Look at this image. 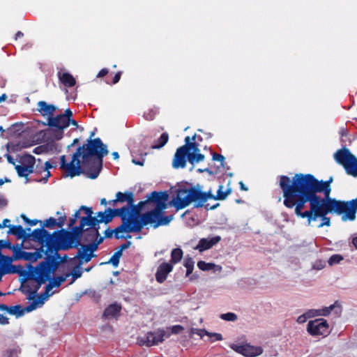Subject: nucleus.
Wrapping results in <instances>:
<instances>
[{"mask_svg": "<svg viewBox=\"0 0 357 357\" xmlns=\"http://www.w3.org/2000/svg\"><path fill=\"white\" fill-rule=\"evenodd\" d=\"M343 257L340 255H332L329 259L328 260V263L330 266H333L339 264L341 261L343 260Z\"/></svg>", "mask_w": 357, "mask_h": 357, "instance_id": "8fccbe9b", "label": "nucleus"}, {"mask_svg": "<svg viewBox=\"0 0 357 357\" xmlns=\"http://www.w3.org/2000/svg\"><path fill=\"white\" fill-rule=\"evenodd\" d=\"M220 318L227 321H235L237 320L238 317L234 312H227L225 314H221L220 315Z\"/></svg>", "mask_w": 357, "mask_h": 357, "instance_id": "09e8293b", "label": "nucleus"}, {"mask_svg": "<svg viewBox=\"0 0 357 357\" xmlns=\"http://www.w3.org/2000/svg\"><path fill=\"white\" fill-rule=\"evenodd\" d=\"M130 153H131V155H132V162L135 164V165H140V166H143L144 164V161H145V158H144V156L146 155V153H141L140 154V158H137L135 157V152L133 151V150H131L130 151Z\"/></svg>", "mask_w": 357, "mask_h": 357, "instance_id": "a18cd8bd", "label": "nucleus"}, {"mask_svg": "<svg viewBox=\"0 0 357 357\" xmlns=\"http://www.w3.org/2000/svg\"><path fill=\"white\" fill-rule=\"evenodd\" d=\"M183 257V251L181 248H174L171 252L170 262L172 265L178 263Z\"/></svg>", "mask_w": 357, "mask_h": 357, "instance_id": "72a5a7b5", "label": "nucleus"}, {"mask_svg": "<svg viewBox=\"0 0 357 357\" xmlns=\"http://www.w3.org/2000/svg\"><path fill=\"white\" fill-rule=\"evenodd\" d=\"M155 114V112L151 111L149 113H145L144 116L146 120L151 121L154 118Z\"/></svg>", "mask_w": 357, "mask_h": 357, "instance_id": "69168bd1", "label": "nucleus"}, {"mask_svg": "<svg viewBox=\"0 0 357 357\" xmlns=\"http://www.w3.org/2000/svg\"><path fill=\"white\" fill-rule=\"evenodd\" d=\"M45 125L48 126L51 130L54 132L53 138L55 140L61 139L63 136V130L70 126V121L68 119L59 114L52 118H48L47 123Z\"/></svg>", "mask_w": 357, "mask_h": 357, "instance_id": "f8f14e48", "label": "nucleus"}, {"mask_svg": "<svg viewBox=\"0 0 357 357\" xmlns=\"http://www.w3.org/2000/svg\"><path fill=\"white\" fill-rule=\"evenodd\" d=\"M21 218L23 219L24 222L29 226H34L37 225L38 222L42 223L40 220H38L36 219L30 220L24 214L21 215Z\"/></svg>", "mask_w": 357, "mask_h": 357, "instance_id": "864d4df0", "label": "nucleus"}, {"mask_svg": "<svg viewBox=\"0 0 357 357\" xmlns=\"http://www.w3.org/2000/svg\"><path fill=\"white\" fill-rule=\"evenodd\" d=\"M212 158H213V160L219 161L220 162V165L222 167H224V166H225V157L222 155L213 153L212 154Z\"/></svg>", "mask_w": 357, "mask_h": 357, "instance_id": "5fc2aeb1", "label": "nucleus"}, {"mask_svg": "<svg viewBox=\"0 0 357 357\" xmlns=\"http://www.w3.org/2000/svg\"><path fill=\"white\" fill-rule=\"evenodd\" d=\"M184 330V328L181 325H175L171 328V332L173 334H178Z\"/></svg>", "mask_w": 357, "mask_h": 357, "instance_id": "052dcab7", "label": "nucleus"}, {"mask_svg": "<svg viewBox=\"0 0 357 357\" xmlns=\"http://www.w3.org/2000/svg\"><path fill=\"white\" fill-rule=\"evenodd\" d=\"M59 264L60 261H56L54 257H46L44 261L29 269L27 280L23 285L29 299L33 298L41 285L51 278Z\"/></svg>", "mask_w": 357, "mask_h": 357, "instance_id": "39448f33", "label": "nucleus"}, {"mask_svg": "<svg viewBox=\"0 0 357 357\" xmlns=\"http://www.w3.org/2000/svg\"><path fill=\"white\" fill-rule=\"evenodd\" d=\"M357 212V197L350 201L337 199H321L307 221V225L314 226V222L321 219L318 228L331 225V219L327 217L328 213H335L342 215V220L354 221Z\"/></svg>", "mask_w": 357, "mask_h": 357, "instance_id": "7ed1b4c3", "label": "nucleus"}, {"mask_svg": "<svg viewBox=\"0 0 357 357\" xmlns=\"http://www.w3.org/2000/svg\"><path fill=\"white\" fill-rule=\"evenodd\" d=\"M172 219V215H163L162 210L155 208L142 214L140 220L135 219L134 225H131L130 229L132 232L138 233L147 225H151L153 228H157L159 226L167 225Z\"/></svg>", "mask_w": 357, "mask_h": 357, "instance_id": "6e6552de", "label": "nucleus"}, {"mask_svg": "<svg viewBox=\"0 0 357 357\" xmlns=\"http://www.w3.org/2000/svg\"><path fill=\"white\" fill-rule=\"evenodd\" d=\"M53 287H54V284L49 281V283L45 287V291L40 294L38 299L33 300L31 303L26 306V312H30L38 307L42 306L44 301L52 294L50 291Z\"/></svg>", "mask_w": 357, "mask_h": 357, "instance_id": "aec40b11", "label": "nucleus"}, {"mask_svg": "<svg viewBox=\"0 0 357 357\" xmlns=\"http://www.w3.org/2000/svg\"><path fill=\"white\" fill-rule=\"evenodd\" d=\"M188 151H186V146H180L177 149L174 157L172 161L173 167L184 168L186 165V158H188Z\"/></svg>", "mask_w": 357, "mask_h": 357, "instance_id": "412c9836", "label": "nucleus"}, {"mask_svg": "<svg viewBox=\"0 0 357 357\" xmlns=\"http://www.w3.org/2000/svg\"><path fill=\"white\" fill-rule=\"evenodd\" d=\"M190 137L187 136L185 138V144L183 146H186V151L188 153H190V151L192 150V153H199V144L196 142H190Z\"/></svg>", "mask_w": 357, "mask_h": 357, "instance_id": "473e14b6", "label": "nucleus"}, {"mask_svg": "<svg viewBox=\"0 0 357 357\" xmlns=\"http://www.w3.org/2000/svg\"><path fill=\"white\" fill-rule=\"evenodd\" d=\"M280 186L283 192L284 205L288 208H294L295 215L307 222L321 200L307 183L296 174L291 181L287 176H281Z\"/></svg>", "mask_w": 357, "mask_h": 357, "instance_id": "f03ea898", "label": "nucleus"}, {"mask_svg": "<svg viewBox=\"0 0 357 357\" xmlns=\"http://www.w3.org/2000/svg\"><path fill=\"white\" fill-rule=\"evenodd\" d=\"M70 276V273H66L65 275L57 276V277L52 278V280H50V278L49 280H50V282L52 284H54V287H59L63 282H64L66 281L67 278H68Z\"/></svg>", "mask_w": 357, "mask_h": 357, "instance_id": "79ce46f5", "label": "nucleus"}, {"mask_svg": "<svg viewBox=\"0 0 357 357\" xmlns=\"http://www.w3.org/2000/svg\"><path fill=\"white\" fill-rule=\"evenodd\" d=\"M221 241L220 236H215L208 238H202L199 241L198 244L195 248L199 252H202L206 250L211 248Z\"/></svg>", "mask_w": 357, "mask_h": 357, "instance_id": "4be33fe9", "label": "nucleus"}, {"mask_svg": "<svg viewBox=\"0 0 357 357\" xmlns=\"http://www.w3.org/2000/svg\"><path fill=\"white\" fill-rule=\"evenodd\" d=\"M231 348L246 357H256L263 353V349L259 346H253L250 344H231Z\"/></svg>", "mask_w": 357, "mask_h": 357, "instance_id": "f3484780", "label": "nucleus"}, {"mask_svg": "<svg viewBox=\"0 0 357 357\" xmlns=\"http://www.w3.org/2000/svg\"><path fill=\"white\" fill-rule=\"evenodd\" d=\"M206 331L205 329H197L195 328H192L190 329V334H197L202 337L204 335H206Z\"/></svg>", "mask_w": 357, "mask_h": 357, "instance_id": "13d9d810", "label": "nucleus"}, {"mask_svg": "<svg viewBox=\"0 0 357 357\" xmlns=\"http://www.w3.org/2000/svg\"><path fill=\"white\" fill-rule=\"evenodd\" d=\"M121 306L117 303L109 305L104 311L103 316L107 319L114 318L119 316Z\"/></svg>", "mask_w": 357, "mask_h": 357, "instance_id": "cd10ccee", "label": "nucleus"}, {"mask_svg": "<svg viewBox=\"0 0 357 357\" xmlns=\"http://www.w3.org/2000/svg\"><path fill=\"white\" fill-rule=\"evenodd\" d=\"M325 266H326V262L324 261L317 260L313 264L312 268L317 270V271H320V270L323 269L325 267Z\"/></svg>", "mask_w": 357, "mask_h": 357, "instance_id": "6e6d98bb", "label": "nucleus"}, {"mask_svg": "<svg viewBox=\"0 0 357 357\" xmlns=\"http://www.w3.org/2000/svg\"><path fill=\"white\" fill-rule=\"evenodd\" d=\"M86 219L80 220L79 226H73L70 231H58L59 242L60 250H67L70 248H77L79 245V239L84 228L89 226L85 222Z\"/></svg>", "mask_w": 357, "mask_h": 357, "instance_id": "1a4fd4ad", "label": "nucleus"}, {"mask_svg": "<svg viewBox=\"0 0 357 357\" xmlns=\"http://www.w3.org/2000/svg\"><path fill=\"white\" fill-rule=\"evenodd\" d=\"M76 257L79 258L80 259V261H82V263L83 261L87 263L91 259V258L93 257V255L88 252V251H84V248H83V250L78 251V253Z\"/></svg>", "mask_w": 357, "mask_h": 357, "instance_id": "a19ab883", "label": "nucleus"}, {"mask_svg": "<svg viewBox=\"0 0 357 357\" xmlns=\"http://www.w3.org/2000/svg\"><path fill=\"white\" fill-rule=\"evenodd\" d=\"M165 335V331L159 329L154 332L147 333L144 337H139L138 342L140 345L151 347L162 342Z\"/></svg>", "mask_w": 357, "mask_h": 357, "instance_id": "dca6fc26", "label": "nucleus"}, {"mask_svg": "<svg viewBox=\"0 0 357 357\" xmlns=\"http://www.w3.org/2000/svg\"><path fill=\"white\" fill-rule=\"evenodd\" d=\"M307 331L312 336L324 335L329 334V324L322 318L310 321L307 324Z\"/></svg>", "mask_w": 357, "mask_h": 357, "instance_id": "ddd939ff", "label": "nucleus"}, {"mask_svg": "<svg viewBox=\"0 0 357 357\" xmlns=\"http://www.w3.org/2000/svg\"><path fill=\"white\" fill-rule=\"evenodd\" d=\"M16 273V269L12 265V259L8 256L0 255V278L9 273Z\"/></svg>", "mask_w": 357, "mask_h": 357, "instance_id": "b1692460", "label": "nucleus"}, {"mask_svg": "<svg viewBox=\"0 0 357 357\" xmlns=\"http://www.w3.org/2000/svg\"><path fill=\"white\" fill-rule=\"evenodd\" d=\"M132 243L130 241H127L126 243H123L122 245H120V247L119 248V250L118 251H121V253L123 252V251L126 249H128L130 245H131Z\"/></svg>", "mask_w": 357, "mask_h": 357, "instance_id": "e2e57ef3", "label": "nucleus"}, {"mask_svg": "<svg viewBox=\"0 0 357 357\" xmlns=\"http://www.w3.org/2000/svg\"><path fill=\"white\" fill-rule=\"evenodd\" d=\"M5 157L6 158L7 161H8L10 164H11V165H14V166L15 167V165H15V160L13 159V158L10 154L6 153V154L5 155Z\"/></svg>", "mask_w": 357, "mask_h": 357, "instance_id": "338daca9", "label": "nucleus"}, {"mask_svg": "<svg viewBox=\"0 0 357 357\" xmlns=\"http://www.w3.org/2000/svg\"><path fill=\"white\" fill-rule=\"evenodd\" d=\"M82 264V262L79 261L77 266L74 268L71 273H69L73 278L72 281L70 282L71 284L73 283L77 279L82 277V273H83L82 268L81 267Z\"/></svg>", "mask_w": 357, "mask_h": 357, "instance_id": "58836bf2", "label": "nucleus"}, {"mask_svg": "<svg viewBox=\"0 0 357 357\" xmlns=\"http://www.w3.org/2000/svg\"><path fill=\"white\" fill-rule=\"evenodd\" d=\"M26 312V306L23 308L20 305L9 306L8 314L15 315L17 317L22 316Z\"/></svg>", "mask_w": 357, "mask_h": 357, "instance_id": "f704fd0d", "label": "nucleus"}, {"mask_svg": "<svg viewBox=\"0 0 357 357\" xmlns=\"http://www.w3.org/2000/svg\"><path fill=\"white\" fill-rule=\"evenodd\" d=\"M98 244L96 242H93L83 246L84 251H88L89 253L93 254L94 251L98 249Z\"/></svg>", "mask_w": 357, "mask_h": 357, "instance_id": "3c124183", "label": "nucleus"}, {"mask_svg": "<svg viewBox=\"0 0 357 357\" xmlns=\"http://www.w3.org/2000/svg\"><path fill=\"white\" fill-rule=\"evenodd\" d=\"M61 116H63L64 117H66L67 119H68V121H70V119H71L72 116H73V112L72 111L68 108V109H66L64 112L63 114H61Z\"/></svg>", "mask_w": 357, "mask_h": 357, "instance_id": "680f3d73", "label": "nucleus"}, {"mask_svg": "<svg viewBox=\"0 0 357 357\" xmlns=\"http://www.w3.org/2000/svg\"><path fill=\"white\" fill-rule=\"evenodd\" d=\"M202 189L199 184L188 188L177 189L172 199V204L177 211L188 206L192 203L194 204V208L204 206L206 210L216 208L219 206L218 203L211 206L209 204H204L208 199L215 200V195H213L212 190L203 192Z\"/></svg>", "mask_w": 357, "mask_h": 357, "instance_id": "20e7f679", "label": "nucleus"}, {"mask_svg": "<svg viewBox=\"0 0 357 357\" xmlns=\"http://www.w3.org/2000/svg\"><path fill=\"white\" fill-rule=\"evenodd\" d=\"M57 109V107L40 100L37 103V111L44 117L52 118Z\"/></svg>", "mask_w": 357, "mask_h": 357, "instance_id": "a878e982", "label": "nucleus"}, {"mask_svg": "<svg viewBox=\"0 0 357 357\" xmlns=\"http://www.w3.org/2000/svg\"><path fill=\"white\" fill-rule=\"evenodd\" d=\"M307 319L314 317H319L317 309H311L305 312Z\"/></svg>", "mask_w": 357, "mask_h": 357, "instance_id": "bf43d9fd", "label": "nucleus"}, {"mask_svg": "<svg viewBox=\"0 0 357 357\" xmlns=\"http://www.w3.org/2000/svg\"><path fill=\"white\" fill-rule=\"evenodd\" d=\"M197 266L200 270L204 271L213 270L215 267H218V270L221 269V266H216L213 263H206L204 261H198Z\"/></svg>", "mask_w": 357, "mask_h": 357, "instance_id": "4c0bfd02", "label": "nucleus"}, {"mask_svg": "<svg viewBox=\"0 0 357 357\" xmlns=\"http://www.w3.org/2000/svg\"><path fill=\"white\" fill-rule=\"evenodd\" d=\"M84 211L85 214L86 215L85 217H82L80 220L86 219L85 222L87 223L91 229H94V234L98 236H99L98 229H100V227H96L97 218L92 216V214H93L92 208L87 207L85 206H82L79 208V211Z\"/></svg>", "mask_w": 357, "mask_h": 357, "instance_id": "5701e85b", "label": "nucleus"}, {"mask_svg": "<svg viewBox=\"0 0 357 357\" xmlns=\"http://www.w3.org/2000/svg\"><path fill=\"white\" fill-rule=\"evenodd\" d=\"M206 335L208 336L210 338H213L212 342L220 341L222 340L223 339L222 335L220 333H210L206 331Z\"/></svg>", "mask_w": 357, "mask_h": 357, "instance_id": "603ef678", "label": "nucleus"}, {"mask_svg": "<svg viewBox=\"0 0 357 357\" xmlns=\"http://www.w3.org/2000/svg\"><path fill=\"white\" fill-rule=\"evenodd\" d=\"M66 219V218L65 215L59 216L58 220L54 218L51 217L45 220L42 227L43 228L44 227H46L47 228H53L55 226L61 227L64 225Z\"/></svg>", "mask_w": 357, "mask_h": 357, "instance_id": "c756f323", "label": "nucleus"}, {"mask_svg": "<svg viewBox=\"0 0 357 357\" xmlns=\"http://www.w3.org/2000/svg\"><path fill=\"white\" fill-rule=\"evenodd\" d=\"M149 203L147 199L145 201H141L137 204H135V202L132 203V206H124L122 208H126V210L123 212V214L126 216V218L128 219V222L129 225H134L135 219L137 220H140V217L142 215L141 211L143 209L144 206Z\"/></svg>", "mask_w": 357, "mask_h": 357, "instance_id": "2eb2a0df", "label": "nucleus"}, {"mask_svg": "<svg viewBox=\"0 0 357 357\" xmlns=\"http://www.w3.org/2000/svg\"><path fill=\"white\" fill-rule=\"evenodd\" d=\"M224 186L220 185L215 195V200H224L231 192V188H227L226 191H223Z\"/></svg>", "mask_w": 357, "mask_h": 357, "instance_id": "e433bc0d", "label": "nucleus"}, {"mask_svg": "<svg viewBox=\"0 0 357 357\" xmlns=\"http://www.w3.org/2000/svg\"><path fill=\"white\" fill-rule=\"evenodd\" d=\"M169 135L167 132L162 133L156 142L152 145V149H159L163 147L168 142Z\"/></svg>", "mask_w": 357, "mask_h": 357, "instance_id": "c9c22d12", "label": "nucleus"}, {"mask_svg": "<svg viewBox=\"0 0 357 357\" xmlns=\"http://www.w3.org/2000/svg\"><path fill=\"white\" fill-rule=\"evenodd\" d=\"M300 174L317 195L321 192L324 194V197H321V199H335L334 198L330 197L331 192V183L333 182V177H330L328 181H324L323 180L319 181L317 179L310 174Z\"/></svg>", "mask_w": 357, "mask_h": 357, "instance_id": "9b49d317", "label": "nucleus"}, {"mask_svg": "<svg viewBox=\"0 0 357 357\" xmlns=\"http://www.w3.org/2000/svg\"><path fill=\"white\" fill-rule=\"evenodd\" d=\"M121 256L122 253H121V251H116L111 257L107 264H112L114 267L116 268L119 266V260Z\"/></svg>", "mask_w": 357, "mask_h": 357, "instance_id": "49530a36", "label": "nucleus"}, {"mask_svg": "<svg viewBox=\"0 0 357 357\" xmlns=\"http://www.w3.org/2000/svg\"><path fill=\"white\" fill-rule=\"evenodd\" d=\"M148 202H154L156 204L155 208L163 211L166 208V202L168 200V194L167 192L153 191L147 195Z\"/></svg>", "mask_w": 357, "mask_h": 357, "instance_id": "6ab92c4d", "label": "nucleus"}, {"mask_svg": "<svg viewBox=\"0 0 357 357\" xmlns=\"http://www.w3.org/2000/svg\"><path fill=\"white\" fill-rule=\"evenodd\" d=\"M20 351V349L18 347H15L12 349H7L3 354V357L17 356Z\"/></svg>", "mask_w": 357, "mask_h": 357, "instance_id": "de8ad7c7", "label": "nucleus"}, {"mask_svg": "<svg viewBox=\"0 0 357 357\" xmlns=\"http://www.w3.org/2000/svg\"><path fill=\"white\" fill-rule=\"evenodd\" d=\"M57 75L60 82L66 87H72L76 84L75 79L69 73L59 72Z\"/></svg>", "mask_w": 357, "mask_h": 357, "instance_id": "c85d7f7f", "label": "nucleus"}, {"mask_svg": "<svg viewBox=\"0 0 357 357\" xmlns=\"http://www.w3.org/2000/svg\"><path fill=\"white\" fill-rule=\"evenodd\" d=\"M19 162L20 165H15V169L17 173L18 176L26 178V181H28V176L34 172L41 173L43 172H45V176L40 179L38 180V181L46 183L48 180V178L51 176L50 169L56 167V162L47 161L45 163L44 167H38L36 166L35 169L34 166L36 164V158L34 156L30 154H24L22 155Z\"/></svg>", "mask_w": 357, "mask_h": 357, "instance_id": "0eeeda50", "label": "nucleus"}, {"mask_svg": "<svg viewBox=\"0 0 357 357\" xmlns=\"http://www.w3.org/2000/svg\"><path fill=\"white\" fill-rule=\"evenodd\" d=\"M42 255L40 252H23V258L25 260L30 261H36L38 258L41 257Z\"/></svg>", "mask_w": 357, "mask_h": 357, "instance_id": "37998d69", "label": "nucleus"}, {"mask_svg": "<svg viewBox=\"0 0 357 357\" xmlns=\"http://www.w3.org/2000/svg\"><path fill=\"white\" fill-rule=\"evenodd\" d=\"M79 210L77 211L72 218H70L68 222V228H71L76 223L77 218L79 217Z\"/></svg>", "mask_w": 357, "mask_h": 357, "instance_id": "4d7b16f0", "label": "nucleus"}, {"mask_svg": "<svg viewBox=\"0 0 357 357\" xmlns=\"http://www.w3.org/2000/svg\"><path fill=\"white\" fill-rule=\"evenodd\" d=\"M188 160L190 163H198L204 160V155L200 153H190L188 154Z\"/></svg>", "mask_w": 357, "mask_h": 357, "instance_id": "ea45409f", "label": "nucleus"}, {"mask_svg": "<svg viewBox=\"0 0 357 357\" xmlns=\"http://www.w3.org/2000/svg\"><path fill=\"white\" fill-rule=\"evenodd\" d=\"M173 270V265L169 262L162 263L157 268L155 273V280L159 283L164 282L167 275Z\"/></svg>", "mask_w": 357, "mask_h": 357, "instance_id": "393cba45", "label": "nucleus"}, {"mask_svg": "<svg viewBox=\"0 0 357 357\" xmlns=\"http://www.w3.org/2000/svg\"><path fill=\"white\" fill-rule=\"evenodd\" d=\"M92 132L87 144L79 146L73 153L70 162H66L65 155H61V168L64 169L70 177L84 174L87 178H96L101 170L102 158L108 154L107 146L99 137L92 139Z\"/></svg>", "mask_w": 357, "mask_h": 357, "instance_id": "f257e3e1", "label": "nucleus"}, {"mask_svg": "<svg viewBox=\"0 0 357 357\" xmlns=\"http://www.w3.org/2000/svg\"><path fill=\"white\" fill-rule=\"evenodd\" d=\"M27 239H31L41 245L42 251L45 248V253L47 257H54L56 261H62L58 251L60 250L58 231L52 234L44 228L35 229L31 233H28Z\"/></svg>", "mask_w": 357, "mask_h": 357, "instance_id": "423d86ee", "label": "nucleus"}, {"mask_svg": "<svg viewBox=\"0 0 357 357\" xmlns=\"http://www.w3.org/2000/svg\"><path fill=\"white\" fill-rule=\"evenodd\" d=\"M8 233L15 235L18 239H27L28 233L26 232V230L21 225L10 226Z\"/></svg>", "mask_w": 357, "mask_h": 357, "instance_id": "7c9ffc66", "label": "nucleus"}, {"mask_svg": "<svg viewBox=\"0 0 357 357\" xmlns=\"http://www.w3.org/2000/svg\"><path fill=\"white\" fill-rule=\"evenodd\" d=\"M195 261L190 257L186 258L184 261V266L186 268L185 275L189 276L193 271Z\"/></svg>", "mask_w": 357, "mask_h": 357, "instance_id": "c03bdc74", "label": "nucleus"}, {"mask_svg": "<svg viewBox=\"0 0 357 357\" xmlns=\"http://www.w3.org/2000/svg\"><path fill=\"white\" fill-rule=\"evenodd\" d=\"M114 202H119L121 203L126 202V206H132L134 202V195L130 191H126L124 193L118 192L116 194V199H114Z\"/></svg>", "mask_w": 357, "mask_h": 357, "instance_id": "bb28decb", "label": "nucleus"}, {"mask_svg": "<svg viewBox=\"0 0 357 357\" xmlns=\"http://www.w3.org/2000/svg\"><path fill=\"white\" fill-rule=\"evenodd\" d=\"M127 210L126 208H114L112 209L110 208L105 210L104 212L100 211L97 213V225L96 227H99V224L102 222H105L107 224L110 222L114 217H120L122 222L128 220L126 218L123 212Z\"/></svg>", "mask_w": 357, "mask_h": 357, "instance_id": "4468645a", "label": "nucleus"}, {"mask_svg": "<svg viewBox=\"0 0 357 357\" xmlns=\"http://www.w3.org/2000/svg\"><path fill=\"white\" fill-rule=\"evenodd\" d=\"M333 310H335V313L337 315L341 313L340 306L338 305L337 302H335L334 304L331 305L328 307L317 309V312L319 316H328Z\"/></svg>", "mask_w": 357, "mask_h": 357, "instance_id": "2f4dec72", "label": "nucleus"}, {"mask_svg": "<svg viewBox=\"0 0 357 357\" xmlns=\"http://www.w3.org/2000/svg\"><path fill=\"white\" fill-rule=\"evenodd\" d=\"M333 157L335 162L344 168L347 174L357 177V158L348 149L343 147L338 149Z\"/></svg>", "mask_w": 357, "mask_h": 357, "instance_id": "9d476101", "label": "nucleus"}, {"mask_svg": "<svg viewBox=\"0 0 357 357\" xmlns=\"http://www.w3.org/2000/svg\"><path fill=\"white\" fill-rule=\"evenodd\" d=\"M130 227H131V226L129 225L128 220L123 221L122 224L121 225H119V227H116L114 229H110L109 228H107L104 232L105 237V238H112L113 234H114V237L116 239L130 238H131L130 235H128V236H125L122 234H120L121 233H123V232L132 233V231L130 230Z\"/></svg>", "mask_w": 357, "mask_h": 357, "instance_id": "a211bd4d", "label": "nucleus"}, {"mask_svg": "<svg viewBox=\"0 0 357 357\" xmlns=\"http://www.w3.org/2000/svg\"><path fill=\"white\" fill-rule=\"evenodd\" d=\"M9 323L8 318L4 317L3 314H0V324L3 325L8 324Z\"/></svg>", "mask_w": 357, "mask_h": 357, "instance_id": "774afa93", "label": "nucleus"}, {"mask_svg": "<svg viewBox=\"0 0 357 357\" xmlns=\"http://www.w3.org/2000/svg\"><path fill=\"white\" fill-rule=\"evenodd\" d=\"M307 320V318L305 315V314H303L301 315H300L298 318H297V322L298 324H304L305 322H306Z\"/></svg>", "mask_w": 357, "mask_h": 357, "instance_id": "0e129e2a", "label": "nucleus"}]
</instances>
